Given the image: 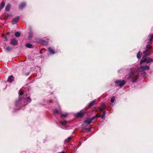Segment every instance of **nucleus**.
Wrapping results in <instances>:
<instances>
[{"label": "nucleus", "instance_id": "f257e3e1", "mask_svg": "<svg viewBox=\"0 0 153 153\" xmlns=\"http://www.w3.org/2000/svg\"><path fill=\"white\" fill-rule=\"evenodd\" d=\"M153 62V59L149 57L145 58L143 60H141L140 61V64H142L143 62H146L147 63H149Z\"/></svg>", "mask_w": 153, "mask_h": 153}, {"label": "nucleus", "instance_id": "f03ea898", "mask_svg": "<svg viewBox=\"0 0 153 153\" xmlns=\"http://www.w3.org/2000/svg\"><path fill=\"white\" fill-rule=\"evenodd\" d=\"M115 82L117 84V85H119L120 87L123 86L126 83V82L124 80H117L115 81Z\"/></svg>", "mask_w": 153, "mask_h": 153}, {"label": "nucleus", "instance_id": "7ed1b4c3", "mask_svg": "<svg viewBox=\"0 0 153 153\" xmlns=\"http://www.w3.org/2000/svg\"><path fill=\"white\" fill-rule=\"evenodd\" d=\"M86 113V112L83 110H81L79 112L76 114V116L79 117H82Z\"/></svg>", "mask_w": 153, "mask_h": 153}, {"label": "nucleus", "instance_id": "20e7f679", "mask_svg": "<svg viewBox=\"0 0 153 153\" xmlns=\"http://www.w3.org/2000/svg\"><path fill=\"white\" fill-rule=\"evenodd\" d=\"M98 117L97 114L95 116L92 117L91 119H87L85 121V123L88 124H89L91 122L92 120L95 118H97Z\"/></svg>", "mask_w": 153, "mask_h": 153}, {"label": "nucleus", "instance_id": "39448f33", "mask_svg": "<svg viewBox=\"0 0 153 153\" xmlns=\"http://www.w3.org/2000/svg\"><path fill=\"white\" fill-rule=\"evenodd\" d=\"M151 53V51L150 50H146L143 52V56L145 57L146 56H148Z\"/></svg>", "mask_w": 153, "mask_h": 153}, {"label": "nucleus", "instance_id": "423d86ee", "mask_svg": "<svg viewBox=\"0 0 153 153\" xmlns=\"http://www.w3.org/2000/svg\"><path fill=\"white\" fill-rule=\"evenodd\" d=\"M141 69L143 70H148L149 69L150 67L148 66H141L140 67Z\"/></svg>", "mask_w": 153, "mask_h": 153}, {"label": "nucleus", "instance_id": "0eeeda50", "mask_svg": "<svg viewBox=\"0 0 153 153\" xmlns=\"http://www.w3.org/2000/svg\"><path fill=\"white\" fill-rule=\"evenodd\" d=\"M105 107V104L104 103L102 104L101 106H100L99 107V109L100 111H102L104 109Z\"/></svg>", "mask_w": 153, "mask_h": 153}, {"label": "nucleus", "instance_id": "6e6552de", "mask_svg": "<svg viewBox=\"0 0 153 153\" xmlns=\"http://www.w3.org/2000/svg\"><path fill=\"white\" fill-rule=\"evenodd\" d=\"M19 19V17H18L14 19L12 21V23L13 24H15L18 21Z\"/></svg>", "mask_w": 153, "mask_h": 153}, {"label": "nucleus", "instance_id": "1a4fd4ad", "mask_svg": "<svg viewBox=\"0 0 153 153\" xmlns=\"http://www.w3.org/2000/svg\"><path fill=\"white\" fill-rule=\"evenodd\" d=\"M134 70H132L131 71V72L127 76V78H128V79H130L131 76H132L134 74Z\"/></svg>", "mask_w": 153, "mask_h": 153}, {"label": "nucleus", "instance_id": "9d476101", "mask_svg": "<svg viewBox=\"0 0 153 153\" xmlns=\"http://www.w3.org/2000/svg\"><path fill=\"white\" fill-rule=\"evenodd\" d=\"M11 43L12 45H16L17 44V42L16 40L13 39L11 40Z\"/></svg>", "mask_w": 153, "mask_h": 153}, {"label": "nucleus", "instance_id": "9b49d317", "mask_svg": "<svg viewBox=\"0 0 153 153\" xmlns=\"http://www.w3.org/2000/svg\"><path fill=\"white\" fill-rule=\"evenodd\" d=\"M61 111L60 110H58L56 109L54 111V114H61Z\"/></svg>", "mask_w": 153, "mask_h": 153}, {"label": "nucleus", "instance_id": "f8f14e48", "mask_svg": "<svg viewBox=\"0 0 153 153\" xmlns=\"http://www.w3.org/2000/svg\"><path fill=\"white\" fill-rule=\"evenodd\" d=\"M11 7V5L10 4H8L5 7V10L7 11H8L10 10Z\"/></svg>", "mask_w": 153, "mask_h": 153}, {"label": "nucleus", "instance_id": "ddd939ff", "mask_svg": "<svg viewBox=\"0 0 153 153\" xmlns=\"http://www.w3.org/2000/svg\"><path fill=\"white\" fill-rule=\"evenodd\" d=\"M13 77L12 76H10L8 77V81L10 82H12L13 80Z\"/></svg>", "mask_w": 153, "mask_h": 153}, {"label": "nucleus", "instance_id": "4468645a", "mask_svg": "<svg viewBox=\"0 0 153 153\" xmlns=\"http://www.w3.org/2000/svg\"><path fill=\"white\" fill-rule=\"evenodd\" d=\"M5 5V3L4 1H2L1 3V4H0V10H1L4 7V5Z\"/></svg>", "mask_w": 153, "mask_h": 153}, {"label": "nucleus", "instance_id": "2eb2a0df", "mask_svg": "<svg viewBox=\"0 0 153 153\" xmlns=\"http://www.w3.org/2000/svg\"><path fill=\"white\" fill-rule=\"evenodd\" d=\"M31 101V100L29 97H28L27 99L24 100V101L25 102H27L29 103Z\"/></svg>", "mask_w": 153, "mask_h": 153}, {"label": "nucleus", "instance_id": "dca6fc26", "mask_svg": "<svg viewBox=\"0 0 153 153\" xmlns=\"http://www.w3.org/2000/svg\"><path fill=\"white\" fill-rule=\"evenodd\" d=\"M48 50L49 53L51 54H53L55 53L54 51L51 48H48Z\"/></svg>", "mask_w": 153, "mask_h": 153}, {"label": "nucleus", "instance_id": "f3484780", "mask_svg": "<svg viewBox=\"0 0 153 153\" xmlns=\"http://www.w3.org/2000/svg\"><path fill=\"white\" fill-rule=\"evenodd\" d=\"M142 53L141 51H139L137 54V57L138 59H139L141 57Z\"/></svg>", "mask_w": 153, "mask_h": 153}, {"label": "nucleus", "instance_id": "a211bd4d", "mask_svg": "<svg viewBox=\"0 0 153 153\" xmlns=\"http://www.w3.org/2000/svg\"><path fill=\"white\" fill-rule=\"evenodd\" d=\"M95 102H96V100H93V101H91V102H90L89 103V106H91L93 105L94 104Z\"/></svg>", "mask_w": 153, "mask_h": 153}, {"label": "nucleus", "instance_id": "6ab92c4d", "mask_svg": "<svg viewBox=\"0 0 153 153\" xmlns=\"http://www.w3.org/2000/svg\"><path fill=\"white\" fill-rule=\"evenodd\" d=\"M67 122L66 121H63L60 122V124L63 126H65L66 125Z\"/></svg>", "mask_w": 153, "mask_h": 153}, {"label": "nucleus", "instance_id": "aec40b11", "mask_svg": "<svg viewBox=\"0 0 153 153\" xmlns=\"http://www.w3.org/2000/svg\"><path fill=\"white\" fill-rule=\"evenodd\" d=\"M105 112H106V111H104L103 112V113L102 114V116H101V114H100L99 115V116H98V117H101V118H102V119H103L104 118L105 116Z\"/></svg>", "mask_w": 153, "mask_h": 153}, {"label": "nucleus", "instance_id": "412c9836", "mask_svg": "<svg viewBox=\"0 0 153 153\" xmlns=\"http://www.w3.org/2000/svg\"><path fill=\"white\" fill-rule=\"evenodd\" d=\"M26 5V4L25 3L21 4L20 5V8L21 9L22 8Z\"/></svg>", "mask_w": 153, "mask_h": 153}, {"label": "nucleus", "instance_id": "4be33fe9", "mask_svg": "<svg viewBox=\"0 0 153 153\" xmlns=\"http://www.w3.org/2000/svg\"><path fill=\"white\" fill-rule=\"evenodd\" d=\"M138 76H136L135 77H134V79H133L132 80V82H136V80L137 79H138Z\"/></svg>", "mask_w": 153, "mask_h": 153}, {"label": "nucleus", "instance_id": "5701e85b", "mask_svg": "<svg viewBox=\"0 0 153 153\" xmlns=\"http://www.w3.org/2000/svg\"><path fill=\"white\" fill-rule=\"evenodd\" d=\"M149 41L151 42L153 39V35H149Z\"/></svg>", "mask_w": 153, "mask_h": 153}, {"label": "nucleus", "instance_id": "b1692460", "mask_svg": "<svg viewBox=\"0 0 153 153\" xmlns=\"http://www.w3.org/2000/svg\"><path fill=\"white\" fill-rule=\"evenodd\" d=\"M152 48V47L151 46L147 44L146 47V50H149V49L150 48Z\"/></svg>", "mask_w": 153, "mask_h": 153}, {"label": "nucleus", "instance_id": "393cba45", "mask_svg": "<svg viewBox=\"0 0 153 153\" xmlns=\"http://www.w3.org/2000/svg\"><path fill=\"white\" fill-rule=\"evenodd\" d=\"M71 139V137H68L67 139L65 140V143H67V142H68Z\"/></svg>", "mask_w": 153, "mask_h": 153}, {"label": "nucleus", "instance_id": "a878e982", "mask_svg": "<svg viewBox=\"0 0 153 153\" xmlns=\"http://www.w3.org/2000/svg\"><path fill=\"white\" fill-rule=\"evenodd\" d=\"M15 36L17 37L19 36L20 35V34L19 32H16L15 33Z\"/></svg>", "mask_w": 153, "mask_h": 153}, {"label": "nucleus", "instance_id": "bb28decb", "mask_svg": "<svg viewBox=\"0 0 153 153\" xmlns=\"http://www.w3.org/2000/svg\"><path fill=\"white\" fill-rule=\"evenodd\" d=\"M26 46L28 48H31L32 47V45L30 44H27L26 45Z\"/></svg>", "mask_w": 153, "mask_h": 153}, {"label": "nucleus", "instance_id": "cd10ccee", "mask_svg": "<svg viewBox=\"0 0 153 153\" xmlns=\"http://www.w3.org/2000/svg\"><path fill=\"white\" fill-rule=\"evenodd\" d=\"M114 100H115V97H114L113 96V97H112V98H111V102L112 103L113 102Z\"/></svg>", "mask_w": 153, "mask_h": 153}, {"label": "nucleus", "instance_id": "c85d7f7f", "mask_svg": "<svg viewBox=\"0 0 153 153\" xmlns=\"http://www.w3.org/2000/svg\"><path fill=\"white\" fill-rule=\"evenodd\" d=\"M67 116V114L66 113L61 114V116L62 117H65Z\"/></svg>", "mask_w": 153, "mask_h": 153}, {"label": "nucleus", "instance_id": "c756f323", "mask_svg": "<svg viewBox=\"0 0 153 153\" xmlns=\"http://www.w3.org/2000/svg\"><path fill=\"white\" fill-rule=\"evenodd\" d=\"M11 48L10 47H7L5 49L7 51H9L10 50Z\"/></svg>", "mask_w": 153, "mask_h": 153}, {"label": "nucleus", "instance_id": "7c9ffc66", "mask_svg": "<svg viewBox=\"0 0 153 153\" xmlns=\"http://www.w3.org/2000/svg\"><path fill=\"white\" fill-rule=\"evenodd\" d=\"M32 33L31 32H30L29 33V39H30V38L32 36Z\"/></svg>", "mask_w": 153, "mask_h": 153}, {"label": "nucleus", "instance_id": "2f4dec72", "mask_svg": "<svg viewBox=\"0 0 153 153\" xmlns=\"http://www.w3.org/2000/svg\"><path fill=\"white\" fill-rule=\"evenodd\" d=\"M19 94L20 96H21L22 95V94H23V93L22 92H19Z\"/></svg>", "mask_w": 153, "mask_h": 153}, {"label": "nucleus", "instance_id": "473e14b6", "mask_svg": "<svg viewBox=\"0 0 153 153\" xmlns=\"http://www.w3.org/2000/svg\"><path fill=\"white\" fill-rule=\"evenodd\" d=\"M143 75H145L146 74V72L144 71H142V73Z\"/></svg>", "mask_w": 153, "mask_h": 153}, {"label": "nucleus", "instance_id": "72a5a7b5", "mask_svg": "<svg viewBox=\"0 0 153 153\" xmlns=\"http://www.w3.org/2000/svg\"><path fill=\"white\" fill-rule=\"evenodd\" d=\"M151 42H150V41H149L148 40V44L149 45L150 44H151Z\"/></svg>", "mask_w": 153, "mask_h": 153}, {"label": "nucleus", "instance_id": "f704fd0d", "mask_svg": "<svg viewBox=\"0 0 153 153\" xmlns=\"http://www.w3.org/2000/svg\"><path fill=\"white\" fill-rule=\"evenodd\" d=\"M43 44L44 45H47V43L46 42H43Z\"/></svg>", "mask_w": 153, "mask_h": 153}, {"label": "nucleus", "instance_id": "c9c22d12", "mask_svg": "<svg viewBox=\"0 0 153 153\" xmlns=\"http://www.w3.org/2000/svg\"><path fill=\"white\" fill-rule=\"evenodd\" d=\"M20 96H19V100H20Z\"/></svg>", "mask_w": 153, "mask_h": 153}, {"label": "nucleus", "instance_id": "e433bc0d", "mask_svg": "<svg viewBox=\"0 0 153 153\" xmlns=\"http://www.w3.org/2000/svg\"><path fill=\"white\" fill-rule=\"evenodd\" d=\"M93 111H94V110H94V109H93Z\"/></svg>", "mask_w": 153, "mask_h": 153}, {"label": "nucleus", "instance_id": "4c0bfd02", "mask_svg": "<svg viewBox=\"0 0 153 153\" xmlns=\"http://www.w3.org/2000/svg\"><path fill=\"white\" fill-rule=\"evenodd\" d=\"M140 72V71H138L139 73Z\"/></svg>", "mask_w": 153, "mask_h": 153}]
</instances>
